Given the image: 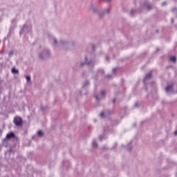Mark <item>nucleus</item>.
I'll return each instance as SVG.
<instances>
[{"mask_svg": "<svg viewBox=\"0 0 177 177\" xmlns=\"http://www.w3.org/2000/svg\"><path fill=\"white\" fill-rule=\"evenodd\" d=\"M113 103H115V99H113Z\"/></svg>", "mask_w": 177, "mask_h": 177, "instance_id": "f3484780", "label": "nucleus"}, {"mask_svg": "<svg viewBox=\"0 0 177 177\" xmlns=\"http://www.w3.org/2000/svg\"><path fill=\"white\" fill-rule=\"evenodd\" d=\"M106 2H110V0H105Z\"/></svg>", "mask_w": 177, "mask_h": 177, "instance_id": "412c9836", "label": "nucleus"}, {"mask_svg": "<svg viewBox=\"0 0 177 177\" xmlns=\"http://www.w3.org/2000/svg\"><path fill=\"white\" fill-rule=\"evenodd\" d=\"M12 55H13V53L12 52L10 53V56Z\"/></svg>", "mask_w": 177, "mask_h": 177, "instance_id": "6ab92c4d", "label": "nucleus"}, {"mask_svg": "<svg viewBox=\"0 0 177 177\" xmlns=\"http://www.w3.org/2000/svg\"><path fill=\"white\" fill-rule=\"evenodd\" d=\"M172 89H173L172 86H168L166 88V92H171V91H172Z\"/></svg>", "mask_w": 177, "mask_h": 177, "instance_id": "20e7f679", "label": "nucleus"}, {"mask_svg": "<svg viewBox=\"0 0 177 177\" xmlns=\"http://www.w3.org/2000/svg\"><path fill=\"white\" fill-rule=\"evenodd\" d=\"M165 5H167V2L162 3V6H165Z\"/></svg>", "mask_w": 177, "mask_h": 177, "instance_id": "f8f14e48", "label": "nucleus"}, {"mask_svg": "<svg viewBox=\"0 0 177 177\" xmlns=\"http://www.w3.org/2000/svg\"><path fill=\"white\" fill-rule=\"evenodd\" d=\"M40 59H44V57H42V55H40Z\"/></svg>", "mask_w": 177, "mask_h": 177, "instance_id": "dca6fc26", "label": "nucleus"}, {"mask_svg": "<svg viewBox=\"0 0 177 177\" xmlns=\"http://www.w3.org/2000/svg\"><path fill=\"white\" fill-rule=\"evenodd\" d=\"M113 71L115 72V68L113 69Z\"/></svg>", "mask_w": 177, "mask_h": 177, "instance_id": "5701e85b", "label": "nucleus"}, {"mask_svg": "<svg viewBox=\"0 0 177 177\" xmlns=\"http://www.w3.org/2000/svg\"><path fill=\"white\" fill-rule=\"evenodd\" d=\"M148 8H149V9H151V6H149L148 7Z\"/></svg>", "mask_w": 177, "mask_h": 177, "instance_id": "aec40b11", "label": "nucleus"}, {"mask_svg": "<svg viewBox=\"0 0 177 177\" xmlns=\"http://www.w3.org/2000/svg\"><path fill=\"white\" fill-rule=\"evenodd\" d=\"M97 146V143L96 142H93V147H96Z\"/></svg>", "mask_w": 177, "mask_h": 177, "instance_id": "9d476101", "label": "nucleus"}, {"mask_svg": "<svg viewBox=\"0 0 177 177\" xmlns=\"http://www.w3.org/2000/svg\"><path fill=\"white\" fill-rule=\"evenodd\" d=\"M174 135H175V136H177V130H176V131L174 132Z\"/></svg>", "mask_w": 177, "mask_h": 177, "instance_id": "2eb2a0df", "label": "nucleus"}, {"mask_svg": "<svg viewBox=\"0 0 177 177\" xmlns=\"http://www.w3.org/2000/svg\"><path fill=\"white\" fill-rule=\"evenodd\" d=\"M95 98H96L97 100H100V98L99 97H97V96H95Z\"/></svg>", "mask_w": 177, "mask_h": 177, "instance_id": "4468645a", "label": "nucleus"}, {"mask_svg": "<svg viewBox=\"0 0 177 177\" xmlns=\"http://www.w3.org/2000/svg\"><path fill=\"white\" fill-rule=\"evenodd\" d=\"M55 44H57V40L56 39H54Z\"/></svg>", "mask_w": 177, "mask_h": 177, "instance_id": "ddd939ff", "label": "nucleus"}, {"mask_svg": "<svg viewBox=\"0 0 177 177\" xmlns=\"http://www.w3.org/2000/svg\"><path fill=\"white\" fill-rule=\"evenodd\" d=\"M0 44H1V41H0Z\"/></svg>", "mask_w": 177, "mask_h": 177, "instance_id": "393cba45", "label": "nucleus"}, {"mask_svg": "<svg viewBox=\"0 0 177 177\" xmlns=\"http://www.w3.org/2000/svg\"><path fill=\"white\" fill-rule=\"evenodd\" d=\"M174 19H171V23L174 24Z\"/></svg>", "mask_w": 177, "mask_h": 177, "instance_id": "a211bd4d", "label": "nucleus"}, {"mask_svg": "<svg viewBox=\"0 0 177 177\" xmlns=\"http://www.w3.org/2000/svg\"><path fill=\"white\" fill-rule=\"evenodd\" d=\"M13 122L16 127H21L23 125V119L19 116H16L14 118Z\"/></svg>", "mask_w": 177, "mask_h": 177, "instance_id": "f257e3e1", "label": "nucleus"}, {"mask_svg": "<svg viewBox=\"0 0 177 177\" xmlns=\"http://www.w3.org/2000/svg\"><path fill=\"white\" fill-rule=\"evenodd\" d=\"M170 60H171V62H176V57H170Z\"/></svg>", "mask_w": 177, "mask_h": 177, "instance_id": "6e6552de", "label": "nucleus"}, {"mask_svg": "<svg viewBox=\"0 0 177 177\" xmlns=\"http://www.w3.org/2000/svg\"><path fill=\"white\" fill-rule=\"evenodd\" d=\"M81 66H84V64H82Z\"/></svg>", "mask_w": 177, "mask_h": 177, "instance_id": "b1692460", "label": "nucleus"}, {"mask_svg": "<svg viewBox=\"0 0 177 177\" xmlns=\"http://www.w3.org/2000/svg\"><path fill=\"white\" fill-rule=\"evenodd\" d=\"M135 106H136V107H138V104H135Z\"/></svg>", "mask_w": 177, "mask_h": 177, "instance_id": "4be33fe9", "label": "nucleus"}, {"mask_svg": "<svg viewBox=\"0 0 177 177\" xmlns=\"http://www.w3.org/2000/svg\"><path fill=\"white\" fill-rule=\"evenodd\" d=\"M100 117H104V112H102L100 113Z\"/></svg>", "mask_w": 177, "mask_h": 177, "instance_id": "9b49d317", "label": "nucleus"}, {"mask_svg": "<svg viewBox=\"0 0 177 177\" xmlns=\"http://www.w3.org/2000/svg\"><path fill=\"white\" fill-rule=\"evenodd\" d=\"M12 74H19V71L17 70V69L15 68H12Z\"/></svg>", "mask_w": 177, "mask_h": 177, "instance_id": "7ed1b4c3", "label": "nucleus"}, {"mask_svg": "<svg viewBox=\"0 0 177 177\" xmlns=\"http://www.w3.org/2000/svg\"><path fill=\"white\" fill-rule=\"evenodd\" d=\"M26 81L28 82H30V81H31V77H30V76H26Z\"/></svg>", "mask_w": 177, "mask_h": 177, "instance_id": "1a4fd4ad", "label": "nucleus"}, {"mask_svg": "<svg viewBox=\"0 0 177 177\" xmlns=\"http://www.w3.org/2000/svg\"><path fill=\"white\" fill-rule=\"evenodd\" d=\"M10 138H15V133H13L12 132L7 134L6 136V139H10Z\"/></svg>", "mask_w": 177, "mask_h": 177, "instance_id": "f03ea898", "label": "nucleus"}, {"mask_svg": "<svg viewBox=\"0 0 177 177\" xmlns=\"http://www.w3.org/2000/svg\"><path fill=\"white\" fill-rule=\"evenodd\" d=\"M150 78H151V73L147 74L145 76V80H150Z\"/></svg>", "mask_w": 177, "mask_h": 177, "instance_id": "39448f33", "label": "nucleus"}, {"mask_svg": "<svg viewBox=\"0 0 177 177\" xmlns=\"http://www.w3.org/2000/svg\"><path fill=\"white\" fill-rule=\"evenodd\" d=\"M38 135H39V136H44V132L42 131H39Z\"/></svg>", "mask_w": 177, "mask_h": 177, "instance_id": "0eeeda50", "label": "nucleus"}, {"mask_svg": "<svg viewBox=\"0 0 177 177\" xmlns=\"http://www.w3.org/2000/svg\"><path fill=\"white\" fill-rule=\"evenodd\" d=\"M101 97H104L106 96V91H102L101 92Z\"/></svg>", "mask_w": 177, "mask_h": 177, "instance_id": "423d86ee", "label": "nucleus"}]
</instances>
